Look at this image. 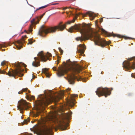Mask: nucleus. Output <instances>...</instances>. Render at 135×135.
I'll return each mask as SVG.
<instances>
[{"label": "nucleus", "mask_w": 135, "mask_h": 135, "mask_svg": "<svg viewBox=\"0 0 135 135\" xmlns=\"http://www.w3.org/2000/svg\"><path fill=\"white\" fill-rule=\"evenodd\" d=\"M73 29L77 30L79 31L81 34H84L83 36H81L76 38V40L77 41H80L82 42L94 37V41L95 45L103 47L109 44L105 40L100 38L98 35H95L94 36L93 35L94 32L87 25L84 23L78 25H75L69 29V31L72 32Z\"/></svg>", "instance_id": "nucleus-1"}, {"label": "nucleus", "mask_w": 135, "mask_h": 135, "mask_svg": "<svg viewBox=\"0 0 135 135\" xmlns=\"http://www.w3.org/2000/svg\"><path fill=\"white\" fill-rule=\"evenodd\" d=\"M76 18H74L72 20L68 21L65 24L63 25H62V22H60L57 26L49 28L43 25L41 27L39 31L38 34L40 35L43 36L49 33L55 32L57 29H59L60 31H62L66 28V25L70 24L71 23L74 22Z\"/></svg>", "instance_id": "nucleus-2"}, {"label": "nucleus", "mask_w": 135, "mask_h": 135, "mask_svg": "<svg viewBox=\"0 0 135 135\" xmlns=\"http://www.w3.org/2000/svg\"><path fill=\"white\" fill-rule=\"evenodd\" d=\"M70 115L67 114L65 117L60 116H56L54 115H49L47 119V121L52 122L56 125L57 127L60 128L62 130L66 129V124L64 121L65 119L69 118Z\"/></svg>", "instance_id": "nucleus-3"}, {"label": "nucleus", "mask_w": 135, "mask_h": 135, "mask_svg": "<svg viewBox=\"0 0 135 135\" xmlns=\"http://www.w3.org/2000/svg\"><path fill=\"white\" fill-rule=\"evenodd\" d=\"M17 69L15 70H13L12 69H10L7 73L4 71H2L0 69V73L4 74L6 73V74L10 76L15 77V75H18L20 76H22L23 74H22L21 73L23 71V70L21 69V66L19 64H18L17 66Z\"/></svg>", "instance_id": "nucleus-4"}, {"label": "nucleus", "mask_w": 135, "mask_h": 135, "mask_svg": "<svg viewBox=\"0 0 135 135\" xmlns=\"http://www.w3.org/2000/svg\"><path fill=\"white\" fill-rule=\"evenodd\" d=\"M61 98V97L58 96L54 97L51 96L47 97L46 95L44 96L40 102V105L41 106H46L50 104L52 102H57Z\"/></svg>", "instance_id": "nucleus-5"}, {"label": "nucleus", "mask_w": 135, "mask_h": 135, "mask_svg": "<svg viewBox=\"0 0 135 135\" xmlns=\"http://www.w3.org/2000/svg\"><path fill=\"white\" fill-rule=\"evenodd\" d=\"M95 93L99 97L104 96L106 97L108 95H110L111 93V91L109 90V89L107 88H99L95 91Z\"/></svg>", "instance_id": "nucleus-6"}, {"label": "nucleus", "mask_w": 135, "mask_h": 135, "mask_svg": "<svg viewBox=\"0 0 135 135\" xmlns=\"http://www.w3.org/2000/svg\"><path fill=\"white\" fill-rule=\"evenodd\" d=\"M133 60H135V56L128 59L127 61H125L123 63V67L126 70H130L131 69H135V63L131 62L130 61Z\"/></svg>", "instance_id": "nucleus-7"}, {"label": "nucleus", "mask_w": 135, "mask_h": 135, "mask_svg": "<svg viewBox=\"0 0 135 135\" xmlns=\"http://www.w3.org/2000/svg\"><path fill=\"white\" fill-rule=\"evenodd\" d=\"M29 103L27 102L25 100H21L18 103L17 106L18 109L19 110L20 113H22L23 110L24 109H27L29 107Z\"/></svg>", "instance_id": "nucleus-8"}, {"label": "nucleus", "mask_w": 135, "mask_h": 135, "mask_svg": "<svg viewBox=\"0 0 135 135\" xmlns=\"http://www.w3.org/2000/svg\"><path fill=\"white\" fill-rule=\"evenodd\" d=\"M37 55L41 61L44 62L46 61L47 60H50V58L49 57L52 56L51 54L49 52H47L45 55L43 54L42 51L39 52Z\"/></svg>", "instance_id": "nucleus-9"}, {"label": "nucleus", "mask_w": 135, "mask_h": 135, "mask_svg": "<svg viewBox=\"0 0 135 135\" xmlns=\"http://www.w3.org/2000/svg\"><path fill=\"white\" fill-rule=\"evenodd\" d=\"M70 70V68L66 66L65 67H59V71L57 73V75L59 77L63 76L65 73H67Z\"/></svg>", "instance_id": "nucleus-10"}, {"label": "nucleus", "mask_w": 135, "mask_h": 135, "mask_svg": "<svg viewBox=\"0 0 135 135\" xmlns=\"http://www.w3.org/2000/svg\"><path fill=\"white\" fill-rule=\"evenodd\" d=\"M45 14V13H44L41 16H40V19H39V18L38 17H37L35 19H33L32 21H31V24L29 28V30L30 32H32V28L33 26L35 25H36V24L38 23V22L41 19V18L43 17Z\"/></svg>", "instance_id": "nucleus-11"}, {"label": "nucleus", "mask_w": 135, "mask_h": 135, "mask_svg": "<svg viewBox=\"0 0 135 135\" xmlns=\"http://www.w3.org/2000/svg\"><path fill=\"white\" fill-rule=\"evenodd\" d=\"M26 37V35L23 36L21 40H18L17 41V43L18 45H16L15 46L18 49H20L22 47V45H23V43L25 42V38Z\"/></svg>", "instance_id": "nucleus-12"}, {"label": "nucleus", "mask_w": 135, "mask_h": 135, "mask_svg": "<svg viewBox=\"0 0 135 135\" xmlns=\"http://www.w3.org/2000/svg\"><path fill=\"white\" fill-rule=\"evenodd\" d=\"M72 72L75 74L79 73L81 70V67L78 64H75L74 66L71 67Z\"/></svg>", "instance_id": "nucleus-13"}, {"label": "nucleus", "mask_w": 135, "mask_h": 135, "mask_svg": "<svg viewBox=\"0 0 135 135\" xmlns=\"http://www.w3.org/2000/svg\"><path fill=\"white\" fill-rule=\"evenodd\" d=\"M78 47L77 52L81 54H83L84 52V50L86 48L85 45L80 44L78 46Z\"/></svg>", "instance_id": "nucleus-14"}, {"label": "nucleus", "mask_w": 135, "mask_h": 135, "mask_svg": "<svg viewBox=\"0 0 135 135\" xmlns=\"http://www.w3.org/2000/svg\"><path fill=\"white\" fill-rule=\"evenodd\" d=\"M76 79H77L78 81H79V79H78L77 77L73 74L72 75L69 76L68 80L70 84H74V80Z\"/></svg>", "instance_id": "nucleus-15"}, {"label": "nucleus", "mask_w": 135, "mask_h": 135, "mask_svg": "<svg viewBox=\"0 0 135 135\" xmlns=\"http://www.w3.org/2000/svg\"><path fill=\"white\" fill-rule=\"evenodd\" d=\"M48 69L46 68L43 69H42V72L44 73L46 76L48 78H49L51 75L48 72Z\"/></svg>", "instance_id": "nucleus-16"}, {"label": "nucleus", "mask_w": 135, "mask_h": 135, "mask_svg": "<svg viewBox=\"0 0 135 135\" xmlns=\"http://www.w3.org/2000/svg\"><path fill=\"white\" fill-rule=\"evenodd\" d=\"M34 59L35 60L32 63V65L35 67H37L38 66H39L40 65L39 62L38 61H36V60H38V59L36 57H35L34 58Z\"/></svg>", "instance_id": "nucleus-17"}, {"label": "nucleus", "mask_w": 135, "mask_h": 135, "mask_svg": "<svg viewBox=\"0 0 135 135\" xmlns=\"http://www.w3.org/2000/svg\"><path fill=\"white\" fill-rule=\"evenodd\" d=\"M107 36L108 37H110L111 36H112L114 37H118L121 38L122 36L120 35L116 34L114 33H107Z\"/></svg>", "instance_id": "nucleus-18"}, {"label": "nucleus", "mask_w": 135, "mask_h": 135, "mask_svg": "<svg viewBox=\"0 0 135 135\" xmlns=\"http://www.w3.org/2000/svg\"><path fill=\"white\" fill-rule=\"evenodd\" d=\"M54 128V127H51L49 128H47V131L45 132V135H52L50 132L51 131L52 129Z\"/></svg>", "instance_id": "nucleus-19"}, {"label": "nucleus", "mask_w": 135, "mask_h": 135, "mask_svg": "<svg viewBox=\"0 0 135 135\" xmlns=\"http://www.w3.org/2000/svg\"><path fill=\"white\" fill-rule=\"evenodd\" d=\"M86 15H88V16L90 18V19L93 20L94 18V17L93 16V14L90 12H88L86 13Z\"/></svg>", "instance_id": "nucleus-20"}, {"label": "nucleus", "mask_w": 135, "mask_h": 135, "mask_svg": "<svg viewBox=\"0 0 135 135\" xmlns=\"http://www.w3.org/2000/svg\"><path fill=\"white\" fill-rule=\"evenodd\" d=\"M27 90L28 88H25L24 89L23 88L22 90H21L19 91L18 92V93L19 94H22L23 92L25 91H27Z\"/></svg>", "instance_id": "nucleus-21"}, {"label": "nucleus", "mask_w": 135, "mask_h": 135, "mask_svg": "<svg viewBox=\"0 0 135 135\" xmlns=\"http://www.w3.org/2000/svg\"><path fill=\"white\" fill-rule=\"evenodd\" d=\"M30 122V119L29 118H28L27 119H26V120H25L23 122V124H22V125L24 124H27L28 122Z\"/></svg>", "instance_id": "nucleus-22"}, {"label": "nucleus", "mask_w": 135, "mask_h": 135, "mask_svg": "<svg viewBox=\"0 0 135 135\" xmlns=\"http://www.w3.org/2000/svg\"><path fill=\"white\" fill-rule=\"evenodd\" d=\"M1 65L2 66L5 65H6V66H7L6 61H3L1 63Z\"/></svg>", "instance_id": "nucleus-23"}, {"label": "nucleus", "mask_w": 135, "mask_h": 135, "mask_svg": "<svg viewBox=\"0 0 135 135\" xmlns=\"http://www.w3.org/2000/svg\"><path fill=\"white\" fill-rule=\"evenodd\" d=\"M47 6H48L47 5H46L44 6H42V7H40L38 9H36V10H38L40 9H41V8H45V7H47Z\"/></svg>", "instance_id": "nucleus-24"}, {"label": "nucleus", "mask_w": 135, "mask_h": 135, "mask_svg": "<svg viewBox=\"0 0 135 135\" xmlns=\"http://www.w3.org/2000/svg\"><path fill=\"white\" fill-rule=\"evenodd\" d=\"M59 50L60 52L61 53V55H62L63 53V50L61 49L60 47L59 48Z\"/></svg>", "instance_id": "nucleus-25"}, {"label": "nucleus", "mask_w": 135, "mask_h": 135, "mask_svg": "<svg viewBox=\"0 0 135 135\" xmlns=\"http://www.w3.org/2000/svg\"><path fill=\"white\" fill-rule=\"evenodd\" d=\"M33 43V42L32 41V40L30 39H28V42L27 43V44H31Z\"/></svg>", "instance_id": "nucleus-26"}, {"label": "nucleus", "mask_w": 135, "mask_h": 135, "mask_svg": "<svg viewBox=\"0 0 135 135\" xmlns=\"http://www.w3.org/2000/svg\"><path fill=\"white\" fill-rule=\"evenodd\" d=\"M131 76L133 78H135V73H132Z\"/></svg>", "instance_id": "nucleus-27"}, {"label": "nucleus", "mask_w": 135, "mask_h": 135, "mask_svg": "<svg viewBox=\"0 0 135 135\" xmlns=\"http://www.w3.org/2000/svg\"><path fill=\"white\" fill-rule=\"evenodd\" d=\"M77 96V95H76V94H73V95H72V97H76Z\"/></svg>", "instance_id": "nucleus-28"}, {"label": "nucleus", "mask_w": 135, "mask_h": 135, "mask_svg": "<svg viewBox=\"0 0 135 135\" xmlns=\"http://www.w3.org/2000/svg\"><path fill=\"white\" fill-rule=\"evenodd\" d=\"M101 30L102 31V32H103L105 33L106 32V31H105L104 30V29H101Z\"/></svg>", "instance_id": "nucleus-29"}, {"label": "nucleus", "mask_w": 135, "mask_h": 135, "mask_svg": "<svg viewBox=\"0 0 135 135\" xmlns=\"http://www.w3.org/2000/svg\"><path fill=\"white\" fill-rule=\"evenodd\" d=\"M67 8H68V7H64L63 8V10H65Z\"/></svg>", "instance_id": "nucleus-30"}, {"label": "nucleus", "mask_w": 135, "mask_h": 135, "mask_svg": "<svg viewBox=\"0 0 135 135\" xmlns=\"http://www.w3.org/2000/svg\"><path fill=\"white\" fill-rule=\"evenodd\" d=\"M124 38L126 39H129V38L128 37H125Z\"/></svg>", "instance_id": "nucleus-31"}, {"label": "nucleus", "mask_w": 135, "mask_h": 135, "mask_svg": "<svg viewBox=\"0 0 135 135\" xmlns=\"http://www.w3.org/2000/svg\"><path fill=\"white\" fill-rule=\"evenodd\" d=\"M39 114V113H37V114H36V116L37 117L38 116Z\"/></svg>", "instance_id": "nucleus-32"}, {"label": "nucleus", "mask_w": 135, "mask_h": 135, "mask_svg": "<svg viewBox=\"0 0 135 135\" xmlns=\"http://www.w3.org/2000/svg\"><path fill=\"white\" fill-rule=\"evenodd\" d=\"M4 45H0V47H4Z\"/></svg>", "instance_id": "nucleus-33"}, {"label": "nucleus", "mask_w": 135, "mask_h": 135, "mask_svg": "<svg viewBox=\"0 0 135 135\" xmlns=\"http://www.w3.org/2000/svg\"><path fill=\"white\" fill-rule=\"evenodd\" d=\"M103 20V19L102 18L100 21V22H102Z\"/></svg>", "instance_id": "nucleus-34"}, {"label": "nucleus", "mask_w": 135, "mask_h": 135, "mask_svg": "<svg viewBox=\"0 0 135 135\" xmlns=\"http://www.w3.org/2000/svg\"><path fill=\"white\" fill-rule=\"evenodd\" d=\"M58 4V3H56L53 4H52V5H56V4Z\"/></svg>", "instance_id": "nucleus-35"}, {"label": "nucleus", "mask_w": 135, "mask_h": 135, "mask_svg": "<svg viewBox=\"0 0 135 135\" xmlns=\"http://www.w3.org/2000/svg\"><path fill=\"white\" fill-rule=\"evenodd\" d=\"M53 70H55V71L56 70L55 69V68H53Z\"/></svg>", "instance_id": "nucleus-36"}, {"label": "nucleus", "mask_w": 135, "mask_h": 135, "mask_svg": "<svg viewBox=\"0 0 135 135\" xmlns=\"http://www.w3.org/2000/svg\"><path fill=\"white\" fill-rule=\"evenodd\" d=\"M70 60L69 59V60H67V62H70Z\"/></svg>", "instance_id": "nucleus-37"}, {"label": "nucleus", "mask_w": 135, "mask_h": 135, "mask_svg": "<svg viewBox=\"0 0 135 135\" xmlns=\"http://www.w3.org/2000/svg\"><path fill=\"white\" fill-rule=\"evenodd\" d=\"M72 104L73 105H74L75 104V103L74 102H72Z\"/></svg>", "instance_id": "nucleus-38"}, {"label": "nucleus", "mask_w": 135, "mask_h": 135, "mask_svg": "<svg viewBox=\"0 0 135 135\" xmlns=\"http://www.w3.org/2000/svg\"><path fill=\"white\" fill-rule=\"evenodd\" d=\"M103 71H102L101 72V74H103Z\"/></svg>", "instance_id": "nucleus-39"}, {"label": "nucleus", "mask_w": 135, "mask_h": 135, "mask_svg": "<svg viewBox=\"0 0 135 135\" xmlns=\"http://www.w3.org/2000/svg\"><path fill=\"white\" fill-rule=\"evenodd\" d=\"M68 8H71L70 7H68Z\"/></svg>", "instance_id": "nucleus-40"}, {"label": "nucleus", "mask_w": 135, "mask_h": 135, "mask_svg": "<svg viewBox=\"0 0 135 135\" xmlns=\"http://www.w3.org/2000/svg\"><path fill=\"white\" fill-rule=\"evenodd\" d=\"M30 92H31L29 90H28V92L29 93H30Z\"/></svg>", "instance_id": "nucleus-41"}, {"label": "nucleus", "mask_w": 135, "mask_h": 135, "mask_svg": "<svg viewBox=\"0 0 135 135\" xmlns=\"http://www.w3.org/2000/svg\"><path fill=\"white\" fill-rule=\"evenodd\" d=\"M96 22H97V23L98 22H97V21H96L95 22V23H96Z\"/></svg>", "instance_id": "nucleus-42"}, {"label": "nucleus", "mask_w": 135, "mask_h": 135, "mask_svg": "<svg viewBox=\"0 0 135 135\" xmlns=\"http://www.w3.org/2000/svg\"><path fill=\"white\" fill-rule=\"evenodd\" d=\"M64 13H65V12H62V14H64Z\"/></svg>", "instance_id": "nucleus-43"}, {"label": "nucleus", "mask_w": 135, "mask_h": 135, "mask_svg": "<svg viewBox=\"0 0 135 135\" xmlns=\"http://www.w3.org/2000/svg\"><path fill=\"white\" fill-rule=\"evenodd\" d=\"M69 104H71V102H69Z\"/></svg>", "instance_id": "nucleus-44"}, {"label": "nucleus", "mask_w": 135, "mask_h": 135, "mask_svg": "<svg viewBox=\"0 0 135 135\" xmlns=\"http://www.w3.org/2000/svg\"><path fill=\"white\" fill-rule=\"evenodd\" d=\"M26 65H25V66H25V67H26Z\"/></svg>", "instance_id": "nucleus-45"}, {"label": "nucleus", "mask_w": 135, "mask_h": 135, "mask_svg": "<svg viewBox=\"0 0 135 135\" xmlns=\"http://www.w3.org/2000/svg\"><path fill=\"white\" fill-rule=\"evenodd\" d=\"M111 89L112 90H113V89L112 88H111Z\"/></svg>", "instance_id": "nucleus-46"}, {"label": "nucleus", "mask_w": 135, "mask_h": 135, "mask_svg": "<svg viewBox=\"0 0 135 135\" xmlns=\"http://www.w3.org/2000/svg\"><path fill=\"white\" fill-rule=\"evenodd\" d=\"M66 13L68 14V12H66Z\"/></svg>", "instance_id": "nucleus-47"}, {"label": "nucleus", "mask_w": 135, "mask_h": 135, "mask_svg": "<svg viewBox=\"0 0 135 135\" xmlns=\"http://www.w3.org/2000/svg\"><path fill=\"white\" fill-rule=\"evenodd\" d=\"M63 95V94H62V96Z\"/></svg>", "instance_id": "nucleus-48"}, {"label": "nucleus", "mask_w": 135, "mask_h": 135, "mask_svg": "<svg viewBox=\"0 0 135 135\" xmlns=\"http://www.w3.org/2000/svg\"><path fill=\"white\" fill-rule=\"evenodd\" d=\"M30 135H32L31 134H30Z\"/></svg>", "instance_id": "nucleus-49"}, {"label": "nucleus", "mask_w": 135, "mask_h": 135, "mask_svg": "<svg viewBox=\"0 0 135 135\" xmlns=\"http://www.w3.org/2000/svg\"><path fill=\"white\" fill-rule=\"evenodd\" d=\"M80 15V13H79V14H78V15Z\"/></svg>", "instance_id": "nucleus-50"}, {"label": "nucleus", "mask_w": 135, "mask_h": 135, "mask_svg": "<svg viewBox=\"0 0 135 135\" xmlns=\"http://www.w3.org/2000/svg\"><path fill=\"white\" fill-rule=\"evenodd\" d=\"M85 16H86V15H85Z\"/></svg>", "instance_id": "nucleus-51"}, {"label": "nucleus", "mask_w": 135, "mask_h": 135, "mask_svg": "<svg viewBox=\"0 0 135 135\" xmlns=\"http://www.w3.org/2000/svg\"><path fill=\"white\" fill-rule=\"evenodd\" d=\"M64 63L65 64V62H64Z\"/></svg>", "instance_id": "nucleus-52"}]
</instances>
